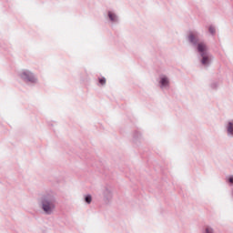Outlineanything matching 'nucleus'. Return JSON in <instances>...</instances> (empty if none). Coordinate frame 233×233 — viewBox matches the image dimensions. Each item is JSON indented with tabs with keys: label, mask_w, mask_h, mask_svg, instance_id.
Segmentation results:
<instances>
[{
	"label": "nucleus",
	"mask_w": 233,
	"mask_h": 233,
	"mask_svg": "<svg viewBox=\"0 0 233 233\" xmlns=\"http://www.w3.org/2000/svg\"><path fill=\"white\" fill-rule=\"evenodd\" d=\"M198 52H200L201 56H202V64L203 65H208V56L206 54L207 50H208V46L205 43H198Z\"/></svg>",
	"instance_id": "obj_1"
},
{
	"label": "nucleus",
	"mask_w": 233,
	"mask_h": 233,
	"mask_svg": "<svg viewBox=\"0 0 233 233\" xmlns=\"http://www.w3.org/2000/svg\"><path fill=\"white\" fill-rule=\"evenodd\" d=\"M21 77L22 79H25V81H30L31 83H35V81H37L35 76H34V74L29 70H25L22 72Z\"/></svg>",
	"instance_id": "obj_2"
},
{
	"label": "nucleus",
	"mask_w": 233,
	"mask_h": 233,
	"mask_svg": "<svg viewBox=\"0 0 233 233\" xmlns=\"http://www.w3.org/2000/svg\"><path fill=\"white\" fill-rule=\"evenodd\" d=\"M43 209L46 213H52V211L55 209L54 202H49V200H44Z\"/></svg>",
	"instance_id": "obj_3"
},
{
	"label": "nucleus",
	"mask_w": 233,
	"mask_h": 233,
	"mask_svg": "<svg viewBox=\"0 0 233 233\" xmlns=\"http://www.w3.org/2000/svg\"><path fill=\"white\" fill-rule=\"evenodd\" d=\"M188 39L191 43H198V34H195L194 32H190L188 35Z\"/></svg>",
	"instance_id": "obj_4"
},
{
	"label": "nucleus",
	"mask_w": 233,
	"mask_h": 233,
	"mask_svg": "<svg viewBox=\"0 0 233 233\" xmlns=\"http://www.w3.org/2000/svg\"><path fill=\"white\" fill-rule=\"evenodd\" d=\"M160 83L162 86H167L169 85L168 77H166V76L161 77Z\"/></svg>",
	"instance_id": "obj_5"
},
{
	"label": "nucleus",
	"mask_w": 233,
	"mask_h": 233,
	"mask_svg": "<svg viewBox=\"0 0 233 233\" xmlns=\"http://www.w3.org/2000/svg\"><path fill=\"white\" fill-rule=\"evenodd\" d=\"M228 132L233 136V123L230 121L228 125Z\"/></svg>",
	"instance_id": "obj_6"
},
{
	"label": "nucleus",
	"mask_w": 233,
	"mask_h": 233,
	"mask_svg": "<svg viewBox=\"0 0 233 233\" xmlns=\"http://www.w3.org/2000/svg\"><path fill=\"white\" fill-rule=\"evenodd\" d=\"M108 16L111 19V21H116V14H113L112 12L108 13Z\"/></svg>",
	"instance_id": "obj_7"
},
{
	"label": "nucleus",
	"mask_w": 233,
	"mask_h": 233,
	"mask_svg": "<svg viewBox=\"0 0 233 233\" xmlns=\"http://www.w3.org/2000/svg\"><path fill=\"white\" fill-rule=\"evenodd\" d=\"M99 83H100L101 85H106V77H100V78H99Z\"/></svg>",
	"instance_id": "obj_8"
},
{
	"label": "nucleus",
	"mask_w": 233,
	"mask_h": 233,
	"mask_svg": "<svg viewBox=\"0 0 233 233\" xmlns=\"http://www.w3.org/2000/svg\"><path fill=\"white\" fill-rule=\"evenodd\" d=\"M86 201L87 204H91L92 197H90V195H87V197H86Z\"/></svg>",
	"instance_id": "obj_9"
},
{
	"label": "nucleus",
	"mask_w": 233,
	"mask_h": 233,
	"mask_svg": "<svg viewBox=\"0 0 233 233\" xmlns=\"http://www.w3.org/2000/svg\"><path fill=\"white\" fill-rule=\"evenodd\" d=\"M206 232L207 233H214V229H212V228H207Z\"/></svg>",
	"instance_id": "obj_10"
},
{
	"label": "nucleus",
	"mask_w": 233,
	"mask_h": 233,
	"mask_svg": "<svg viewBox=\"0 0 233 233\" xmlns=\"http://www.w3.org/2000/svg\"><path fill=\"white\" fill-rule=\"evenodd\" d=\"M209 32H210L211 34H215L216 28H214V26H209Z\"/></svg>",
	"instance_id": "obj_11"
},
{
	"label": "nucleus",
	"mask_w": 233,
	"mask_h": 233,
	"mask_svg": "<svg viewBox=\"0 0 233 233\" xmlns=\"http://www.w3.org/2000/svg\"><path fill=\"white\" fill-rule=\"evenodd\" d=\"M229 182H230V183H233V177H229Z\"/></svg>",
	"instance_id": "obj_12"
}]
</instances>
